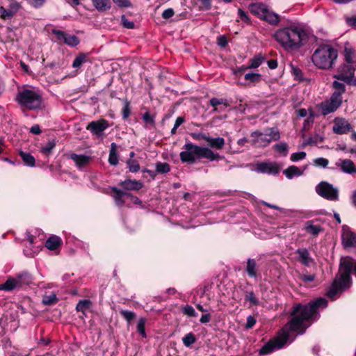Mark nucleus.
<instances>
[{
  "label": "nucleus",
  "instance_id": "f257e3e1",
  "mask_svg": "<svg viewBox=\"0 0 356 356\" xmlns=\"http://www.w3.org/2000/svg\"><path fill=\"white\" fill-rule=\"evenodd\" d=\"M327 301L325 298H319L307 305L298 304L291 312L293 316L290 321L279 332L273 340L267 342L259 350L260 355L272 353L276 348H282L289 339V331L302 334L311 325L309 321L316 314L319 308H325Z\"/></svg>",
  "mask_w": 356,
  "mask_h": 356
},
{
  "label": "nucleus",
  "instance_id": "f03ea898",
  "mask_svg": "<svg viewBox=\"0 0 356 356\" xmlns=\"http://www.w3.org/2000/svg\"><path fill=\"white\" fill-rule=\"evenodd\" d=\"M309 33L301 25L291 24L280 28L274 33L275 40L286 50H297L309 40Z\"/></svg>",
  "mask_w": 356,
  "mask_h": 356
},
{
  "label": "nucleus",
  "instance_id": "7ed1b4c3",
  "mask_svg": "<svg viewBox=\"0 0 356 356\" xmlns=\"http://www.w3.org/2000/svg\"><path fill=\"white\" fill-rule=\"evenodd\" d=\"M352 272L356 276V264H354L353 259L350 257H342L340 260L339 277L334 280L327 293L329 298L334 299L339 293L350 286Z\"/></svg>",
  "mask_w": 356,
  "mask_h": 356
},
{
  "label": "nucleus",
  "instance_id": "20e7f679",
  "mask_svg": "<svg viewBox=\"0 0 356 356\" xmlns=\"http://www.w3.org/2000/svg\"><path fill=\"white\" fill-rule=\"evenodd\" d=\"M185 151L180 153V159L184 163H193L196 159L204 158L210 161H218L222 157L218 154L213 152L208 147H202L194 145L191 143H186L184 145Z\"/></svg>",
  "mask_w": 356,
  "mask_h": 356
},
{
  "label": "nucleus",
  "instance_id": "39448f33",
  "mask_svg": "<svg viewBox=\"0 0 356 356\" xmlns=\"http://www.w3.org/2000/svg\"><path fill=\"white\" fill-rule=\"evenodd\" d=\"M337 57L338 52L334 47L328 44H323L314 51L312 61L318 69L329 70L332 68Z\"/></svg>",
  "mask_w": 356,
  "mask_h": 356
},
{
  "label": "nucleus",
  "instance_id": "423d86ee",
  "mask_svg": "<svg viewBox=\"0 0 356 356\" xmlns=\"http://www.w3.org/2000/svg\"><path fill=\"white\" fill-rule=\"evenodd\" d=\"M334 91L330 98L323 102L320 105L322 115H326L337 111L343 102L342 95L346 92V86L343 83L334 81L332 83Z\"/></svg>",
  "mask_w": 356,
  "mask_h": 356
},
{
  "label": "nucleus",
  "instance_id": "0eeeda50",
  "mask_svg": "<svg viewBox=\"0 0 356 356\" xmlns=\"http://www.w3.org/2000/svg\"><path fill=\"white\" fill-rule=\"evenodd\" d=\"M17 102L29 110L38 109L42 104L40 94L33 89H24L19 92L17 96Z\"/></svg>",
  "mask_w": 356,
  "mask_h": 356
},
{
  "label": "nucleus",
  "instance_id": "6e6552de",
  "mask_svg": "<svg viewBox=\"0 0 356 356\" xmlns=\"http://www.w3.org/2000/svg\"><path fill=\"white\" fill-rule=\"evenodd\" d=\"M251 137L253 138L252 143L254 146L262 147L268 146L273 140H279L280 134L277 129L270 128L266 129L264 133L254 131L251 134Z\"/></svg>",
  "mask_w": 356,
  "mask_h": 356
},
{
  "label": "nucleus",
  "instance_id": "1a4fd4ad",
  "mask_svg": "<svg viewBox=\"0 0 356 356\" xmlns=\"http://www.w3.org/2000/svg\"><path fill=\"white\" fill-rule=\"evenodd\" d=\"M32 282V277L27 272H22L17 274L15 277H10L3 284H0V290L11 291L15 289H19L25 285H29Z\"/></svg>",
  "mask_w": 356,
  "mask_h": 356
},
{
  "label": "nucleus",
  "instance_id": "9d476101",
  "mask_svg": "<svg viewBox=\"0 0 356 356\" xmlns=\"http://www.w3.org/2000/svg\"><path fill=\"white\" fill-rule=\"evenodd\" d=\"M316 192L322 197L336 201L339 199V190L327 181L320 182L316 187Z\"/></svg>",
  "mask_w": 356,
  "mask_h": 356
},
{
  "label": "nucleus",
  "instance_id": "9b49d317",
  "mask_svg": "<svg viewBox=\"0 0 356 356\" xmlns=\"http://www.w3.org/2000/svg\"><path fill=\"white\" fill-rule=\"evenodd\" d=\"M355 68L356 65L355 64H348V63L342 64L338 67L337 74L333 75V78L350 85L353 81Z\"/></svg>",
  "mask_w": 356,
  "mask_h": 356
},
{
  "label": "nucleus",
  "instance_id": "f8f14e48",
  "mask_svg": "<svg viewBox=\"0 0 356 356\" xmlns=\"http://www.w3.org/2000/svg\"><path fill=\"white\" fill-rule=\"evenodd\" d=\"M108 127V122L104 119H101L90 122L86 127V129L90 131L93 135L100 136Z\"/></svg>",
  "mask_w": 356,
  "mask_h": 356
},
{
  "label": "nucleus",
  "instance_id": "ddd939ff",
  "mask_svg": "<svg viewBox=\"0 0 356 356\" xmlns=\"http://www.w3.org/2000/svg\"><path fill=\"white\" fill-rule=\"evenodd\" d=\"M352 129L350 124L343 118H336L334 120L332 131L337 134H345Z\"/></svg>",
  "mask_w": 356,
  "mask_h": 356
},
{
  "label": "nucleus",
  "instance_id": "4468645a",
  "mask_svg": "<svg viewBox=\"0 0 356 356\" xmlns=\"http://www.w3.org/2000/svg\"><path fill=\"white\" fill-rule=\"evenodd\" d=\"M256 170L261 173L276 175L279 172V167L274 162H261L257 164Z\"/></svg>",
  "mask_w": 356,
  "mask_h": 356
},
{
  "label": "nucleus",
  "instance_id": "2eb2a0df",
  "mask_svg": "<svg viewBox=\"0 0 356 356\" xmlns=\"http://www.w3.org/2000/svg\"><path fill=\"white\" fill-rule=\"evenodd\" d=\"M343 54L346 63L356 65V50L348 42L344 45Z\"/></svg>",
  "mask_w": 356,
  "mask_h": 356
},
{
  "label": "nucleus",
  "instance_id": "dca6fc26",
  "mask_svg": "<svg viewBox=\"0 0 356 356\" xmlns=\"http://www.w3.org/2000/svg\"><path fill=\"white\" fill-rule=\"evenodd\" d=\"M210 105L213 108V112H222L225 108L229 106L226 99L211 98L209 101Z\"/></svg>",
  "mask_w": 356,
  "mask_h": 356
},
{
  "label": "nucleus",
  "instance_id": "f3484780",
  "mask_svg": "<svg viewBox=\"0 0 356 356\" xmlns=\"http://www.w3.org/2000/svg\"><path fill=\"white\" fill-rule=\"evenodd\" d=\"M342 243L345 248L356 245V235L350 231H343L342 234Z\"/></svg>",
  "mask_w": 356,
  "mask_h": 356
},
{
  "label": "nucleus",
  "instance_id": "a211bd4d",
  "mask_svg": "<svg viewBox=\"0 0 356 356\" xmlns=\"http://www.w3.org/2000/svg\"><path fill=\"white\" fill-rule=\"evenodd\" d=\"M249 9L252 14L261 19L266 13L268 8L262 3H254L250 4Z\"/></svg>",
  "mask_w": 356,
  "mask_h": 356
},
{
  "label": "nucleus",
  "instance_id": "6ab92c4d",
  "mask_svg": "<svg viewBox=\"0 0 356 356\" xmlns=\"http://www.w3.org/2000/svg\"><path fill=\"white\" fill-rule=\"evenodd\" d=\"M336 165L345 173L351 174L355 171V164L350 159L340 160Z\"/></svg>",
  "mask_w": 356,
  "mask_h": 356
},
{
  "label": "nucleus",
  "instance_id": "aec40b11",
  "mask_svg": "<svg viewBox=\"0 0 356 356\" xmlns=\"http://www.w3.org/2000/svg\"><path fill=\"white\" fill-rule=\"evenodd\" d=\"M120 185L125 189V190H134V191H138L141 189L143 186V184L140 181L136 180H131V179H127L124 181H122L120 183Z\"/></svg>",
  "mask_w": 356,
  "mask_h": 356
},
{
  "label": "nucleus",
  "instance_id": "412c9836",
  "mask_svg": "<svg viewBox=\"0 0 356 356\" xmlns=\"http://www.w3.org/2000/svg\"><path fill=\"white\" fill-rule=\"evenodd\" d=\"M71 159L74 161L76 166L82 168L88 164L90 157L83 154H72Z\"/></svg>",
  "mask_w": 356,
  "mask_h": 356
},
{
  "label": "nucleus",
  "instance_id": "4be33fe9",
  "mask_svg": "<svg viewBox=\"0 0 356 356\" xmlns=\"http://www.w3.org/2000/svg\"><path fill=\"white\" fill-rule=\"evenodd\" d=\"M207 142L211 148L216 149H222L225 143V139L221 137L213 138L209 136V138H207Z\"/></svg>",
  "mask_w": 356,
  "mask_h": 356
},
{
  "label": "nucleus",
  "instance_id": "5701e85b",
  "mask_svg": "<svg viewBox=\"0 0 356 356\" xmlns=\"http://www.w3.org/2000/svg\"><path fill=\"white\" fill-rule=\"evenodd\" d=\"M296 253L298 254L300 261L302 264L309 266L313 262V259L310 257L309 253L307 249H298Z\"/></svg>",
  "mask_w": 356,
  "mask_h": 356
},
{
  "label": "nucleus",
  "instance_id": "b1692460",
  "mask_svg": "<svg viewBox=\"0 0 356 356\" xmlns=\"http://www.w3.org/2000/svg\"><path fill=\"white\" fill-rule=\"evenodd\" d=\"M92 5L99 12L109 10L111 7L110 0H92Z\"/></svg>",
  "mask_w": 356,
  "mask_h": 356
},
{
  "label": "nucleus",
  "instance_id": "393cba45",
  "mask_svg": "<svg viewBox=\"0 0 356 356\" xmlns=\"http://www.w3.org/2000/svg\"><path fill=\"white\" fill-rule=\"evenodd\" d=\"M111 190L115 193V195H113V198L115 200V203L118 205L121 206V205L124 204V201L122 199L123 196H124V195H127L128 197L131 196L130 193H125V192L117 188L116 187L111 188Z\"/></svg>",
  "mask_w": 356,
  "mask_h": 356
},
{
  "label": "nucleus",
  "instance_id": "a878e982",
  "mask_svg": "<svg viewBox=\"0 0 356 356\" xmlns=\"http://www.w3.org/2000/svg\"><path fill=\"white\" fill-rule=\"evenodd\" d=\"M60 244V238L57 236H52L47 240L45 246L50 250H54L57 249Z\"/></svg>",
  "mask_w": 356,
  "mask_h": 356
},
{
  "label": "nucleus",
  "instance_id": "bb28decb",
  "mask_svg": "<svg viewBox=\"0 0 356 356\" xmlns=\"http://www.w3.org/2000/svg\"><path fill=\"white\" fill-rule=\"evenodd\" d=\"M305 229L307 233L314 236H317L322 231L321 227L314 225L312 221H307L306 222Z\"/></svg>",
  "mask_w": 356,
  "mask_h": 356
},
{
  "label": "nucleus",
  "instance_id": "cd10ccee",
  "mask_svg": "<svg viewBox=\"0 0 356 356\" xmlns=\"http://www.w3.org/2000/svg\"><path fill=\"white\" fill-rule=\"evenodd\" d=\"M108 162L112 165H116L118 163V156L117 154V145L112 143L109 152Z\"/></svg>",
  "mask_w": 356,
  "mask_h": 356
},
{
  "label": "nucleus",
  "instance_id": "c85d7f7f",
  "mask_svg": "<svg viewBox=\"0 0 356 356\" xmlns=\"http://www.w3.org/2000/svg\"><path fill=\"white\" fill-rule=\"evenodd\" d=\"M283 173L286 175L288 179H292L294 176H300L302 175V171L300 168L295 165H291L285 169Z\"/></svg>",
  "mask_w": 356,
  "mask_h": 356
},
{
  "label": "nucleus",
  "instance_id": "c756f323",
  "mask_svg": "<svg viewBox=\"0 0 356 356\" xmlns=\"http://www.w3.org/2000/svg\"><path fill=\"white\" fill-rule=\"evenodd\" d=\"M261 19L266 20L271 24H277L280 22L279 16L267 9Z\"/></svg>",
  "mask_w": 356,
  "mask_h": 356
},
{
  "label": "nucleus",
  "instance_id": "7c9ffc66",
  "mask_svg": "<svg viewBox=\"0 0 356 356\" xmlns=\"http://www.w3.org/2000/svg\"><path fill=\"white\" fill-rule=\"evenodd\" d=\"M88 54L81 53L74 60L72 67L74 68H79L81 65L88 60Z\"/></svg>",
  "mask_w": 356,
  "mask_h": 356
},
{
  "label": "nucleus",
  "instance_id": "2f4dec72",
  "mask_svg": "<svg viewBox=\"0 0 356 356\" xmlns=\"http://www.w3.org/2000/svg\"><path fill=\"white\" fill-rule=\"evenodd\" d=\"M91 301L89 300H81L76 305V309L77 312H81L85 314L86 312L91 307Z\"/></svg>",
  "mask_w": 356,
  "mask_h": 356
},
{
  "label": "nucleus",
  "instance_id": "473e14b6",
  "mask_svg": "<svg viewBox=\"0 0 356 356\" xmlns=\"http://www.w3.org/2000/svg\"><path fill=\"white\" fill-rule=\"evenodd\" d=\"M246 271L250 277H256V262L254 259H249L248 260Z\"/></svg>",
  "mask_w": 356,
  "mask_h": 356
},
{
  "label": "nucleus",
  "instance_id": "72a5a7b5",
  "mask_svg": "<svg viewBox=\"0 0 356 356\" xmlns=\"http://www.w3.org/2000/svg\"><path fill=\"white\" fill-rule=\"evenodd\" d=\"M20 156L23 161L29 166L33 167L35 165V158L27 152H21Z\"/></svg>",
  "mask_w": 356,
  "mask_h": 356
},
{
  "label": "nucleus",
  "instance_id": "f704fd0d",
  "mask_svg": "<svg viewBox=\"0 0 356 356\" xmlns=\"http://www.w3.org/2000/svg\"><path fill=\"white\" fill-rule=\"evenodd\" d=\"M170 170V165L167 163L157 162L156 172L159 174L167 173Z\"/></svg>",
  "mask_w": 356,
  "mask_h": 356
},
{
  "label": "nucleus",
  "instance_id": "c9c22d12",
  "mask_svg": "<svg viewBox=\"0 0 356 356\" xmlns=\"http://www.w3.org/2000/svg\"><path fill=\"white\" fill-rule=\"evenodd\" d=\"M42 303L46 305H54L57 302L58 299L55 293H51L49 295H44L42 297Z\"/></svg>",
  "mask_w": 356,
  "mask_h": 356
},
{
  "label": "nucleus",
  "instance_id": "e433bc0d",
  "mask_svg": "<svg viewBox=\"0 0 356 356\" xmlns=\"http://www.w3.org/2000/svg\"><path fill=\"white\" fill-rule=\"evenodd\" d=\"M264 60V57H263L261 55H257L250 60V65H248V67L250 69L257 68L263 63Z\"/></svg>",
  "mask_w": 356,
  "mask_h": 356
},
{
  "label": "nucleus",
  "instance_id": "4c0bfd02",
  "mask_svg": "<svg viewBox=\"0 0 356 356\" xmlns=\"http://www.w3.org/2000/svg\"><path fill=\"white\" fill-rule=\"evenodd\" d=\"M63 41L67 44L72 47L76 46L79 43V40L76 36L68 34H65Z\"/></svg>",
  "mask_w": 356,
  "mask_h": 356
},
{
  "label": "nucleus",
  "instance_id": "58836bf2",
  "mask_svg": "<svg viewBox=\"0 0 356 356\" xmlns=\"http://www.w3.org/2000/svg\"><path fill=\"white\" fill-rule=\"evenodd\" d=\"M55 146H56L55 140H54V139L50 140L48 141V143L45 145H44L41 147V152L43 154L48 155L51 152L52 149L55 147Z\"/></svg>",
  "mask_w": 356,
  "mask_h": 356
},
{
  "label": "nucleus",
  "instance_id": "ea45409f",
  "mask_svg": "<svg viewBox=\"0 0 356 356\" xmlns=\"http://www.w3.org/2000/svg\"><path fill=\"white\" fill-rule=\"evenodd\" d=\"M261 74L257 73H247L245 75V79L249 81L250 83H257L261 81Z\"/></svg>",
  "mask_w": 356,
  "mask_h": 356
},
{
  "label": "nucleus",
  "instance_id": "a19ab883",
  "mask_svg": "<svg viewBox=\"0 0 356 356\" xmlns=\"http://www.w3.org/2000/svg\"><path fill=\"white\" fill-rule=\"evenodd\" d=\"M273 148L276 152L282 154L283 156H286L288 154V145L285 143L275 144Z\"/></svg>",
  "mask_w": 356,
  "mask_h": 356
},
{
  "label": "nucleus",
  "instance_id": "79ce46f5",
  "mask_svg": "<svg viewBox=\"0 0 356 356\" xmlns=\"http://www.w3.org/2000/svg\"><path fill=\"white\" fill-rule=\"evenodd\" d=\"M129 170L131 172H137L140 170V165L136 160L129 159L127 161Z\"/></svg>",
  "mask_w": 356,
  "mask_h": 356
},
{
  "label": "nucleus",
  "instance_id": "37998d69",
  "mask_svg": "<svg viewBox=\"0 0 356 356\" xmlns=\"http://www.w3.org/2000/svg\"><path fill=\"white\" fill-rule=\"evenodd\" d=\"M146 319L145 318H140L137 324V330L143 337H146V332L145 329V325Z\"/></svg>",
  "mask_w": 356,
  "mask_h": 356
},
{
  "label": "nucleus",
  "instance_id": "c03bdc74",
  "mask_svg": "<svg viewBox=\"0 0 356 356\" xmlns=\"http://www.w3.org/2000/svg\"><path fill=\"white\" fill-rule=\"evenodd\" d=\"M120 314L129 323H130L136 317V314L134 312L127 310H120Z\"/></svg>",
  "mask_w": 356,
  "mask_h": 356
},
{
  "label": "nucleus",
  "instance_id": "a18cd8bd",
  "mask_svg": "<svg viewBox=\"0 0 356 356\" xmlns=\"http://www.w3.org/2000/svg\"><path fill=\"white\" fill-rule=\"evenodd\" d=\"M1 18L6 19L13 17L15 15V11L10 9H5L3 7L0 8Z\"/></svg>",
  "mask_w": 356,
  "mask_h": 356
},
{
  "label": "nucleus",
  "instance_id": "49530a36",
  "mask_svg": "<svg viewBox=\"0 0 356 356\" xmlns=\"http://www.w3.org/2000/svg\"><path fill=\"white\" fill-rule=\"evenodd\" d=\"M195 341V337L193 333H188L183 338V343L186 346H190Z\"/></svg>",
  "mask_w": 356,
  "mask_h": 356
},
{
  "label": "nucleus",
  "instance_id": "de8ad7c7",
  "mask_svg": "<svg viewBox=\"0 0 356 356\" xmlns=\"http://www.w3.org/2000/svg\"><path fill=\"white\" fill-rule=\"evenodd\" d=\"M329 163L327 159L319 157L314 160V164L317 167L326 168Z\"/></svg>",
  "mask_w": 356,
  "mask_h": 356
},
{
  "label": "nucleus",
  "instance_id": "09e8293b",
  "mask_svg": "<svg viewBox=\"0 0 356 356\" xmlns=\"http://www.w3.org/2000/svg\"><path fill=\"white\" fill-rule=\"evenodd\" d=\"M323 141V137L318 134H316L314 136L309 138L306 144L307 145L318 144V143H322Z\"/></svg>",
  "mask_w": 356,
  "mask_h": 356
},
{
  "label": "nucleus",
  "instance_id": "8fccbe9b",
  "mask_svg": "<svg viewBox=\"0 0 356 356\" xmlns=\"http://www.w3.org/2000/svg\"><path fill=\"white\" fill-rule=\"evenodd\" d=\"M245 299L250 301L254 305H257L259 303L258 299L256 298L253 291H247L245 295Z\"/></svg>",
  "mask_w": 356,
  "mask_h": 356
},
{
  "label": "nucleus",
  "instance_id": "3c124183",
  "mask_svg": "<svg viewBox=\"0 0 356 356\" xmlns=\"http://www.w3.org/2000/svg\"><path fill=\"white\" fill-rule=\"evenodd\" d=\"M291 72L296 79L299 81H302L303 79V73L300 68L292 66Z\"/></svg>",
  "mask_w": 356,
  "mask_h": 356
},
{
  "label": "nucleus",
  "instance_id": "603ef678",
  "mask_svg": "<svg viewBox=\"0 0 356 356\" xmlns=\"http://www.w3.org/2000/svg\"><path fill=\"white\" fill-rule=\"evenodd\" d=\"M306 157V153L305 152H299L293 153L291 155V160L293 162L302 160Z\"/></svg>",
  "mask_w": 356,
  "mask_h": 356
},
{
  "label": "nucleus",
  "instance_id": "864d4df0",
  "mask_svg": "<svg viewBox=\"0 0 356 356\" xmlns=\"http://www.w3.org/2000/svg\"><path fill=\"white\" fill-rule=\"evenodd\" d=\"M182 310L184 314L186 315L189 316H197V313L195 312L194 308L191 305H186L183 307Z\"/></svg>",
  "mask_w": 356,
  "mask_h": 356
},
{
  "label": "nucleus",
  "instance_id": "5fc2aeb1",
  "mask_svg": "<svg viewBox=\"0 0 356 356\" xmlns=\"http://www.w3.org/2000/svg\"><path fill=\"white\" fill-rule=\"evenodd\" d=\"M121 22L124 27L127 29H134V23L131 21H129L124 15H122L121 17Z\"/></svg>",
  "mask_w": 356,
  "mask_h": 356
},
{
  "label": "nucleus",
  "instance_id": "6e6d98bb",
  "mask_svg": "<svg viewBox=\"0 0 356 356\" xmlns=\"http://www.w3.org/2000/svg\"><path fill=\"white\" fill-rule=\"evenodd\" d=\"M113 3L121 8L131 7V4L129 0H113Z\"/></svg>",
  "mask_w": 356,
  "mask_h": 356
},
{
  "label": "nucleus",
  "instance_id": "4d7b16f0",
  "mask_svg": "<svg viewBox=\"0 0 356 356\" xmlns=\"http://www.w3.org/2000/svg\"><path fill=\"white\" fill-rule=\"evenodd\" d=\"M191 136L193 139L197 140H205L207 141V138H209V136L203 133H192Z\"/></svg>",
  "mask_w": 356,
  "mask_h": 356
},
{
  "label": "nucleus",
  "instance_id": "13d9d810",
  "mask_svg": "<svg viewBox=\"0 0 356 356\" xmlns=\"http://www.w3.org/2000/svg\"><path fill=\"white\" fill-rule=\"evenodd\" d=\"M35 8H39L44 5L45 0H26Z\"/></svg>",
  "mask_w": 356,
  "mask_h": 356
},
{
  "label": "nucleus",
  "instance_id": "bf43d9fd",
  "mask_svg": "<svg viewBox=\"0 0 356 356\" xmlns=\"http://www.w3.org/2000/svg\"><path fill=\"white\" fill-rule=\"evenodd\" d=\"M174 14L175 12L172 8H168L163 12L162 17L164 19H169L172 17Z\"/></svg>",
  "mask_w": 356,
  "mask_h": 356
},
{
  "label": "nucleus",
  "instance_id": "052dcab7",
  "mask_svg": "<svg viewBox=\"0 0 356 356\" xmlns=\"http://www.w3.org/2000/svg\"><path fill=\"white\" fill-rule=\"evenodd\" d=\"M130 115L129 104L128 102H125V104L122 108V115L124 118H127Z\"/></svg>",
  "mask_w": 356,
  "mask_h": 356
},
{
  "label": "nucleus",
  "instance_id": "680f3d73",
  "mask_svg": "<svg viewBox=\"0 0 356 356\" xmlns=\"http://www.w3.org/2000/svg\"><path fill=\"white\" fill-rule=\"evenodd\" d=\"M300 278L305 282H310L314 280V275H300Z\"/></svg>",
  "mask_w": 356,
  "mask_h": 356
},
{
  "label": "nucleus",
  "instance_id": "e2e57ef3",
  "mask_svg": "<svg viewBox=\"0 0 356 356\" xmlns=\"http://www.w3.org/2000/svg\"><path fill=\"white\" fill-rule=\"evenodd\" d=\"M238 13L241 20L245 22H250V19H249L248 16L242 9L239 8L238 10Z\"/></svg>",
  "mask_w": 356,
  "mask_h": 356
},
{
  "label": "nucleus",
  "instance_id": "0e129e2a",
  "mask_svg": "<svg viewBox=\"0 0 356 356\" xmlns=\"http://www.w3.org/2000/svg\"><path fill=\"white\" fill-rule=\"evenodd\" d=\"M143 118V120L147 124H154V123L153 118L148 112L144 113Z\"/></svg>",
  "mask_w": 356,
  "mask_h": 356
},
{
  "label": "nucleus",
  "instance_id": "69168bd1",
  "mask_svg": "<svg viewBox=\"0 0 356 356\" xmlns=\"http://www.w3.org/2000/svg\"><path fill=\"white\" fill-rule=\"evenodd\" d=\"M217 43L219 46L225 47L227 44V40L224 35H220L218 38Z\"/></svg>",
  "mask_w": 356,
  "mask_h": 356
},
{
  "label": "nucleus",
  "instance_id": "338daca9",
  "mask_svg": "<svg viewBox=\"0 0 356 356\" xmlns=\"http://www.w3.org/2000/svg\"><path fill=\"white\" fill-rule=\"evenodd\" d=\"M52 33L56 35L57 38L60 40H63L66 34L63 31L57 29H53Z\"/></svg>",
  "mask_w": 356,
  "mask_h": 356
},
{
  "label": "nucleus",
  "instance_id": "774afa93",
  "mask_svg": "<svg viewBox=\"0 0 356 356\" xmlns=\"http://www.w3.org/2000/svg\"><path fill=\"white\" fill-rule=\"evenodd\" d=\"M346 22L349 26L356 29V15L347 18Z\"/></svg>",
  "mask_w": 356,
  "mask_h": 356
}]
</instances>
